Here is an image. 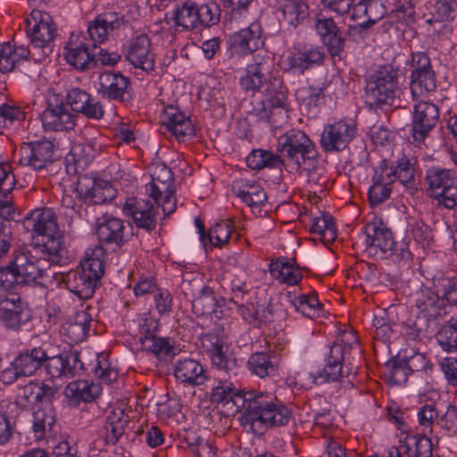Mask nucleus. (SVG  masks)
<instances>
[{"mask_svg": "<svg viewBox=\"0 0 457 457\" xmlns=\"http://www.w3.org/2000/svg\"><path fill=\"white\" fill-rule=\"evenodd\" d=\"M241 399L237 398V403L245 407V416L239 418L243 425L278 427L287 425L291 419L290 410L272 393L251 389Z\"/></svg>", "mask_w": 457, "mask_h": 457, "instance_id": "f257e3e1", "label": "nucleus"}, {"mask_svg": "<svg viewBox=\"0 0 457 457\" xmlns=\"http://www.w3.org/2000/svg\"><path fill=\"white\" fill-rule=\"evenodd\" d=\"M104 250L102 246L87 249L79 267L62 274V281L71 293L80 299L92 297L104 275Z\"/></svg>", "mask_w": 457, "mask_h": 457, "instance_id": "f03ea898", "label": "nucleus"}, {"mask_svg": "<svg viewBox=\"0 0 457 457\" xmlns=\"http://www.w3.org/2000/svg\"><path fill=\"white\" fill-rule=\"evenodd\" d=\"M24 225L34 237H42V249L46 250L54 262L61 263L66 258L57 218L51 208L44 207L32 211L26 216Z\"/></svg>", "mask_w": 457, "mask_h": 457, "instance_id": "7ed1b4c3", "label": "nucleus"}, {"mask_svg": "<svg viewBox=\"0 0 457 457\" xmlns=\"http://www.w3.org/2000/svg\"><path fill=\"white\" fill-rule=\"evenodd\" d=\"M10 262L12 267L23 282L28 284L41 283L48 277L52 264H56L50 258L42 246L32 249L18 247L12 252Z\"/></svg>", "mask_w": 457, "mask_h": 457, "instance_id": "20e7f679", "label": "nucleus"}, {"mask_svg": "<svg viewBox=\"0 0 457 457\" xmlns=\"http://www.w3.org/2000/svg\"><path fill=\"white\" fill-rule=\"evenodd\" d=\"M412 99L416 102L411 121L412 137L422 142L439 120V110L431 102L435 87H410Z\"/></svg>", "mask_w": 457, "mask_h": 457, "instance_id": "39448f33", "label": "nucleus"}, {"mask_svg": "<svg viewBox=\"0 0 457 457\" xmlns=\"http://www.w3.org/2000/svg\"><path fill=\"white\" fill-rule=\"evenodd\" d=\"M278 151L282 163L290 170H299L302 163L317 155L309 137L299 129H291L278 137Z\"/></svg>", "mask_w": 457, "mask_h": 457, "instance_id": "423d86ee", "label": "nucleus"}, {"mask_svg": "<svg viewBox=\"0 0 457 457\" xmlns=\"http://www.w3.org/2000/svg\"><path fill=\"white\" fill-rule=\"evenodd\" d=\"M336 342L329 347L326 355L324 367L315 373H311L312 382L320 385L327 382H336L343 376V362L345 355L353 346L358 345V337L353 330L344 331Z\"/></svg>", "mask_w": 457, "mask_h": 457, "instance_id": "0eeeda50", "label": "nucleus"}, {"mask_svg": "<svg viewBox=\"0 0 457 457\" xmlns=\"http://www.w3.org/2000/svg\"><path fill=\"white\" fill-rule=\"evenodd\" d=\"M427 193L438 206L452 209L457 204V176L449 169L429 168L425 176Z\"/></svg>", "mask_w": 457, "mask_h": 457, "instance_id": "6e6552de", "label": "nucleus"}, {"mask_svg": "<svg viewBox=\"0 0 457 457\" xmlns=\"http://www.w3.org/2000/svg\"><path fill=\"white\" fill-rule=\"evenodd\" d=\"M58 87H50L46 96L47 107L41 120L45 130L63 131L75 127L76 115L64 106V94Z\"/></svg>", "mask_w": 457, "mask_h": 457, "instance_id": "1a4fd4ad", "label": "nucleus"}, {"mask_svg": "<svg viewBox=\"0 0 457 457\" xmlns=\"http://www.w3.org/2000/svg\"><path fill=\"white\" fill-rule=\"evenodd\" d=\"M27 23V34L30 37L33 47L43 51L38 58H34L40 60L41 57H45L46 49H49L50 44L57 36L56 26L49 13L36 9L31 12Z\"/></svg>", "mask_w": 457, "mask_h": 457, "instance_id": "9d476101", "label": "nucleus"}, {"mask_svg": "<svg viewBox=\"0 0 457 457\" xmlns=\"http://www.w3.org/2000/svg\"><path fill=\"white\" fill-rule=\"evenodd\" d=\"M366 249L374 255L384 259L393 255L395 251V241L391 230L379 219L374 218L365 228Z\"/></svg>", "mask_w": 457, "mask_h": 457, "instance_id": "9b49d317", "label": "nucleus"}, {"mask_svg": "<svg viewBox=\"0 0 457 457\" xmlns=\"http://www.w3.org/2000/svg\"><path fill=\"white\" fill-rule=\"evenodd\" d=\"M76 191L87 204H103L112 201L117 194L112 185L106 180H96L89 177H81L77 183Z\"/></svg>", "mask_w": 457, "mask_h": 457, "instance_id": "f8f14e48", "label": "nucleus"}, {"mask_svg": "<svg viewBox=\"0 0 457 457\" xmlns=\"http://www.w3.org/2000/svg\"><path fill=\"white\" fill-rule=\"evenodd\" d=\"M202 347L209 355L212 363L220 370H228V361L226 357L228 351L227 335L224 327L215 325L210 331L202 336Z\"/></svg>", "mask_w": 457, "mask_h": 457, "instance_id": "ddd939ff", "label": "nucleus"}, {"mask_svg": "<svg viewBox=\"0 0 457 457\" xmlns=\"http://www.w3.org/2000/svg\"><path fill=\"white\" fill-rule=\"evenodd\" d=\"M123 54L127 61L136 68L151 71L154 66V54L148 36L141 34L131 37L123 46Z\"/></svg>", "mask_w": 457, "mask_h": 457, "instance_id": "4468645a", "label": "nucleus"}, {"mask_svg": "<svg viewBox=\"0 0 457 457\" xmlns=\"http://www.w3.org/2000/svg\"><path fill=\"white\" fill-rule=\"evenodd\" d=\"M64 94V103L71 109L78 113H81L88 119L100 120L104 117V110L103 105L95 100L87 92L79 87H71L69 90H62Z\"/></svg>", "mask_w": 457, "mask_h": 457, "instance_id": "2eb2a0df", "label": "nucleus"}, {"mask_svg": "<svg viewBox=\"0 0 457 457\" xmlns=\"http://www.w3.org/2000/svg\"><path fill=\"white\" fill-rule=\"evenodd\" d=\"M21 163L35 170H41L54 162V144L49 140L24 144L21 147Z\"/></svg>", "mask_w": 457, "mask_h": 457, "instance_id": "dca6fc26", "label": "nucleus"}, {"mask_svg": "<svg viewBox=\"0 0 457 457\" xmlns=\"http://www.w3.org/2000/svg\"><path fill=\"white\" fill-rule=\"evenodd\" d=\"M250 392L251 390L237 389L229 380L219 378L217 385L212 390L211 401L227 408L228 414L234 415L240 412V417H243L245 407L237 403V398L243 399Z\"/></svg>", "mask_w": 457, "mask_h": 457, "instance_id": "f3484780", "label": "nucleus"}, {"mask_svg": "<svg viewBox=\"0 0 457 457\" xmlns=\"http://www.w3.org/2000/svg\"><path fill=\"white\" fill-rule=\"evenodd\" d=\"M96 234L101 242L120 246L132 236V228L119 218L104 215L98 220Z\"/></svg>", "mask_w": 457, "mask_h": 457, "instance_id": "a211bd4d", "label": "nucleus"}, {"mask_svg": "<svg viewBox=\"0 0 457 457\" xmlns=\"http://www.w3.org/2000/svg\"><path fill=\"white\" fill-rule=\"evenodd\" d=\"M355 127L346 121L340 120L324 128L320 145L326 151H341L354 137Z\"/></svg>", "mask_w": 457, "mask_h": 457, "instance_id": "6ab92c4d", "label": "nucleus"}, {"mask_svg": "<svg viewBox=\"0 0 457 457\" xmlns=\"http://www.w3.org/2000/svg\"><path fill=\"white\" fill-rule=\"evenodd\" d=\"M314 27L330 55H339L344 49L345 40L335 21L331 17L318 13L314 19Z\"/></svg>", "mask_w": 457, "mask_h": 457, "instance_id": "aec40b11", "label": "nucleus"}, {"mask_svg": "<svg viewBox=\"0 0 457 457\" xmlns=\"http://www.w3.org/2000/svg\"><path fill=\"white\" fill-rule=\"evenodd\" d=\"M156 211L150 201L137 197L128 198L123 205L125 214L131 217L138 228L147 231L156 227Z\"/></svg>", "mask_w": 457, "mask_h": 457, "instance_id": "412c9836", "label": "nucleus"}, {"mask_svg": "<svg viewBox=\"0 0 457 457\" xmlns=\"http://www.w3.org/2000/svg\"><path fill=\"white\" fill-rule=\"evenodd\" d=\"M87 41V37L82 34L72 32L65 46V60L76 69L87 68L96 55L95 53L90 52Z\"/></svg>", "mask_w": 457, "mask_h": 457, "instance_id": "4be33fe9", "label": "nucleus"}, {"mask_svg": "<svg viewBox=\"0 0 457 457\" xmlns=\"http://www.w3.org/2000/svg\"><path fill=\"white\" fill-rule=\"evenodd\" d=\"M32 430L37 440L51 436L56 420V414L51 399H46L38 405L32 406Z\"/></svg>", "mask_w": 457, "mask_h": 457, "instance_id": "5701e85b", "label": "nucleus"}, {"mask_svg": "<svg viewBox=\"0 0 457 457\" xmlns=\"http://www.w3.org/2000/svg\"><path fill=\"white\" fill-rule=\"evenodd\" d=\"M229 42L232 49L238 54H247L256 51L264 45L261 25L251 23L246 29L231 35Z\"/></svg>", "mask_w": 457, "mask_h": 457, "instance_id": "b1692460", "label": "nucleus"}, {"mask_svg": "<svg viewBox=\"0 0 457 457\" xmlns=\"http://www.w3.org/2000/svg\"><path fill=\"white\" fill-rule=\"evenodd\" d=\"M29 319V311L18 295H11L0 302V320L6 328H19Z\"/></svg>", "mask_w": 457, "mask_h": 457, "instance_id": "393cba45", "label": "nucleus"}, {"mask_svg": "<svg viewBox=\"0 0 457 457\" xmlns=\"http://www.w3.org/2000/svg\"><path fill=\"white\" fill-rule=\"evenodd\" d=\"M232 192L246 204L253 212H260L261 207L267 200L266 193L262 187L255 181L245 179H238L233 181Z\"/></svg>", "mask_w": 457, "mask_h": 457, "instance_id": "a878e982", "label": "nucleus"}, {"mask_svg": "<svg viewBox=\"0 0 457 457\" xmlns=\"http://www.w3.org/2000/svg\"><path fill=\"white\" fill-rule=\"evenodd\" d=\"M120 19L116 13L108 12L97 16L87 26V34L94 48L97 44L104 42L110 31L120 28Z\"/></svg>", "mask_w": 457, "mask_h": 457, "instance_id": "bb28decb", "label": "nucleus"}, {"mask_svg": "<svg viewBox=\"0 0 457 457\" xmlns=\"http://www.w3.org/2000/svg\"><path fill=\"white\" fill-rule=\"evenodd\" d=\"M177 380L190 386H201L206 380L205 370L196 360L187 358L179 360L174 366Z\"/></svg>", "mask_w": 457, "mask_h": 457, "instance_id": "cd10ccee", "label": "nucleus"}, {"mask_svg": "<svg viewBox=\"0 0 457 457\" xmlns=\"http://www.w3.org/2000/svg\"><path fill=\"white\" fill-rule=\"evenodd\" d=\"M163 124L179 141L184 140L185 137L194 133L190 119L186 117L182 112L173 105H169L164 109Z\"/></svg>", "mask_w": 457, "mask_h": 457, "instance_id": "c85d7f7f", "label": "nucleus"}, {"mask_svg": "<svg viewBox=\"0 0 457 457\" xmlns=\"http://www.w3.org/2000/svg\"><path fill=\"white\" fill-rule=\"evenodd\" d=\"M278 10L282 21L293 28L302 24L310 15L307 0H278Z\"/></svg>", "mask_w": 457, "mask_h": 457, "instance_id": "c756f323", "label": "nucleus"}, {"mask_svg": "<svg viewBox=\"0 0 457 457\" xmlns=\"http://www.w3.org/2000/svg\"><path fill=\"white\" fill-rule=\"evenodd\" d=\"M444 305V299L428 287L420 288L415 295V306L428 320L441 316Z\"/></svg>", "mask_w": 457, "mask_h": 457, "instance_id": "7c9ffc66", "label": "nucleus"}, {"mask_svg": "<svg viewBox=\"0 0 457 457\" xmlns=\"http://www.w3.org/2000/svg\"><path fill=\"white\" fill-rule=\"evenodd\" d=\"M151 182L145 186V192L154 201L158 202V196L172 187V172L165 164L155 163L151 170Z\"/></svg>", "mask_w": 457, "mask_h": 457, "instance_id": "2f4dec72", "label": "nucleus"}, {"mask_svg": "<svg viewBox=\"0 0 457 457\" xmlns=\"http://www.w3.org/2000/svg\"><path fill=\"white\" fill-rule=\"evenodd\" d=\"M324 53L319 46H303L295 47L285 59L287 65L292 68H308L311 64H320L324 60Z\"/></svg>", "mask_w": 457, "mask_h": 457, "instance_id": "473e14b6", "label": "nucleus"}, {"mask_svg": "<svg viewBox=\"0 0 457 457\" xmlns=\"http://www.w3.org/2000/svg\"><path fill=\"white\" fill-rule=\"evenodd\" d=\"M271 277L282 284L288 286L297 285L303 278L302 272L293 261L286 258H278L269 266Z\"/></svg>", "mask_w": 457, "mask_h": 457, "instance_id": "72a5a7b5", "label": "nucleus"}, {"mask_svg": "<svg viewBox=\"0 0 457 457\" xmlns=\"http://www.w3.org/2000/svg\"><path fill=\"white\" fill-rule=\"evenodd\" d=\"M54 389L45 384L29 383L21 387L16 396V403L22 408L29 407L31 404L38 405L46 399H51Z\"/></svg>", "mask_w": 457, "mask_h": 457, "instance_id": "f704fd0d", "label": "nucleus"}, {"mask_svg": "<svg viewBox=\"0 0 457 457\" xmlns=\"http://www.w3.org/2000/svg\"><path fill=\"white\" fill-rule=\"evenodd\" d=\"M101 386L90 380H76L67 385L64 394L74 403L91 402L100 395Z\"/></svg>", "mask_w": 457, "mask_h": 457, "instance_id": "c9c22d12", "label": "nucleus"}, {"mask_svg": "<svg viewBox=\"0 0 457 457\" xmlns=\"http://www.w3.org/2000/svg\"><path fill=\"white\" fill-rule=\"evenodd\" d=\"M48 359L46 352L42 347L26 349L14 358L23 376L33 375Z\"/></svg>", "mask_w": 457, "mask_h": 457, "instance_id": "e433bc0d", "label": "nucleus"}, {"mask_svg": "<svg viewBox=\"0 0 457 457\" xmlns=\"http://www.w3.org/2000/svg\"><path fill=\"white\" fill-rule=\"evenodd\" d=\"M426 360L423 354L416 353L409 360L399 359L392 362L390 368V379L395 384H401L407 380L411 371L425 368Z\"/></svg>", "mask_w": 457, "mask_h": 457, "instance_id": "4c0bfd02", "label": "nucleus"}, {"mask_svg": "<svg viewBox=\"0 0 457 457\" xmlns=\"http://www.w3.org/2000/svg\"><path fill=\"white\" fill-rule=\"evenodd\" d=\"M247 367L252 374L264 378L276 375L278 363L275 356L263 352H257L249 357Z\"/></svg>", "mask_w": 457, "mask_h": 457, "instance_id": "58836bf2", "label": "nucleus"}, {"mask_svg": "<svg viewBox=\"0 0 457 457\" xmlns=\"http://www.w3.org/2000/svg\"><path fill=\"white\" fill-rule=\"evenodd\" d=\"M30 54L34 55L23 46H13L10 42L3 44L0 46V71H12L16 64L27 60Z\"/></svg>", "mask_w": 457, "mask_h": 457, "instance_id": "ea45409f", "label": "nucleus"}, {"mask_svg": "<svg viewBox=\"0 0 457 457\" xmlns=\"http://www.w3.org/2000/svg\"><path fill=\"white\" fill-rule=\"evenodd\" d=\"M129 417L121 408H114L108 414L105 423V441L108 445H115L125 433Z\"/></svg>", "mask_w": 457, "mask_h": 457, "instance_id": "a19ab883", "label": "nucleus"}, {"mask_svg": "<svg viewBox=\"0 0 457 457\" xmlns=\"http://www.w3.org/2000/svg\"><path fill=\"white\" fill-rule=\"evenodd\" d=\"M353 3L354 0H321L325 8L337 15L344 16L353 8V20L361 21L367 18V1H361L355 5Z\"/></svg>", "mask_w": 457, "mask_h": 457, "instance_id": "79ce46f5", "label": "nucleus"}, {"mask_svg": "<svg viewBox=\"0 0 457 457\" xmlns=\"http://www.w3.org/2000/svg\"><path fill=\"white\" fill-rule=\"evenodd\" d=\"M402 451L405 457H431L432 443L427 435H408L402 441Z\"/></svg>", "mask_w": 457, "mask_h": 457, "instance_id": "37998d69", "label": "nucleus"}, {"mask_svg": "<svg viewBox=\"0 0 457 457\" xmlns=\"http://www.w3.org/2000/svg\"><path fill=\"white\" fill-rule=\"evenodd\" d=\"M307 178L308 184L315 190L323 188L326 183L324 169L320 165L318 154L304 162L299 167V170H294Z\"/></svg>", "mask_w": 457, "mask_h": 457, "instance_id": "c03bdc74", "label": "nucleus"}, {"mask_svg": "<svg viewBox=\"0 0 457 457\" xmlns=\"http://www.w3.org/2000/svg\"><path fill=\"white\" fill-rule=\"evenodd\" d=\"M246 163L253 170H262L279 167L282 164V160L278 154L269 150L254 149L246 157Z\"/></svg>", "mask_w": 457, "mask_h": 457, "instance_id": "a18cd8bd", "label": "nucleus"}, {"mask_svg": "<svg viewBox=\"0 0 457 457\" xmlns=\"http://www.w3.org/2000/svg\"><path fill=\"white\" fill-rule=\"evenodd\" d=\"M399 73L390 64L378 66L370 70L366 74V81L368 84L375 86H386L387 84H398Z\"/></svg>", "mask_w": 457, "mask_h": 457, "instance_id": "49530a36", "label": "nucleus"}, {"mask_svg": "<svg viewBox=\"0 0 457 457\" xmlns=\"http://www.w3.org/2000/svg\"><path fill=\"white\" fill-rule=\"evenodd\" d=\"M177 27L183 29H193L199 25L197 19L196 4L192 2H185L178 7L172 14Z\"/></svg>", "mask_w": 457, "mask_h": 457, "instance_id": "de8ad7c7", "label": "nucleus"}, {"mask_svg": "<svg viewBox=\"0 0 457 457\" xmlns=\"http://www.w3.org/2000/svg\"><path fill=\"white\" fill-rule=\"evenodd\" d=\"M217 306V297L212 289L208 287H203L202 291L192 300V309L197 316L215 312Z\"/></svg>", "mask_w": 457, "mask_h": 457, "instance_id": "09e8293b", "label": "nucleus"}, {"mask_svg": "<svg viewBox=\"0 0 457 457\" xmlns=\"http://www.w3.org/2000/svg\"><path fill=\"white\" fill-rule=\"evenodd\" d=\"M313 234L320 236V240L325 243L332 242L337 237V229L332 216L329 213L322 212L313 218L311 226Z\"/></svg>", "mask_w": 457, "mask_h": 457, "instance_id": "8fccbe9b", "label": "nucleus"}, {"mask_svg": "<svg viewBox=\"0 0 457 457\" xmlns=\"http://www.w3.org/2000/svg\"><path fill=\"white\" fill-rule=\"evenodd\" d=\"M291 304L303 316L310 319L319 317L322 312L321 305L315 294L296 296L291 301Z\"/></svg>", "mask_w": 457, "mask_h": 457, "instance_id": "3c124183", "label": "nucleus"}, {"mask_svg": "<svg viewBox=\"0 0 457 457\" xmlns=\"http://www.w3.org/2000/svg\"><path fill=\"white\" fill-rule=\"evenodd\" d=\"M239 313L243 320L254 326L270 320L271 312L267 306L257 305L253 303L239 305Z\"/></svg>", "mask_w": 457, "mask_h": 457, "instance_id": "603ef678", "label": "nucleus"}, {"mask_svg": "<svg viewBox=\"0 0 457 457\" xmlns=\"http://www.w3.org/2000/svg\"><path fill=\"white\" fill-rule=\"evenodd\" d=\"M436 340L444 351H457V318H452L441 328L436 334Z\"/></svg>", "mask_w": 457, "mask_h": 457, "instance_id": "864d4df0", "label": "nucleus"}, {"mask_svg": "<svg viewBox=\"0 0 457 457\" xmlns=\"http://www.w3.org/2000/svg\"><path fill=\"white\" fill-rule=\"evenodd\" d=\"M395 92L392 87H364L362 98L370 108L378 107L383 104H392Z\"/></svg>", "mask_w": 457, "mask_h": 457, "instance_id": "5fc2aeb1", "label": "nucleus"}, {"mask_svg": "<svg viewBox=\"0 0 457 457\" xmlns=\"http://www.w3.org/2000/svg\"><path fill=\"white\" fill-rule=\"evenodd\" d=\"M144 349L154 353L159 359L170 356L173 351V343L169 337L140 338Z\"/></svg>", "mask_w": 457, "mask_h": 457, "instance_id": "6e6d98bb", "label": "nucleus"}, {"mask_svg": "<svg viewBox=\"0 0 457 457\" xmlns=\"http://www.w3.org/2000/svg\"><path fill=\"white\" fill-rule=\"evenodd\" d=\"M196 11L199 25L201 26L211 27L220 21V11L216 3L212 2L200 6L196 4Z\"/></svg>", "mask_w": 457, "mask_h": 457, "instance_id": "4d7b16f0", "label": "nucleus"}, {"mask_svg": "<svg viewBox=\"0 0 457 457\" xmlns=\"http://www.w3.org/2000/svg\"><path fill=\"white\" fill-rule=\"evenodd\" d=\"M231 225L228 221H220L212 227L207 235V240L214 246L221 247L229 239Z\"/></svg>", "mask_w": 457, "mask_h": 457, "instance_id": "13d9d810", "label": "nucleus"}, {"mask_svg": "<svg viewBox=\"0 0 457 457\" xmlns=\"http://www.w3.org/2000/svg\"><path fill=\"white\" fill-rule=\"evenodd\" d=\"M263 67L259 63L247 66L245 74L240 78L241 86H262L267 81Z\"/></svg>", "mask_w": 457, "mask_h": 457, "instance_id": "bf43d9fd", "label": "nucleus"}, {"mask_svg": "<svg viewBox=\"0 0 457 457\" xmlns=\"http://www.w3.org/2000/svg\"><path fill=\"white\" fill-rule=\"evenodd\" d=\"M295 96L306 105L314 106L321 104L325 97L322 87H298Z\"/></svg>", "mask_w": 457, "mask_h": 457, "instance_id": "052dcab7", "label": "nucleus"}, {"mask_svg": "<svg viewBox=\"0 0 457 457\" xmlns=\"http://www.w3.org/2000/svg\"><path fill=\"white\" fill-rule=\"evenodd\" d=\"M395 179V167L386 160L380 162L372 176V181H378L387 186H390Z\"/></svg>", "mask_w": 457, "mask_h": 457, "instance_id": "680f3d73", "label": "nucleus"}, {"mask_svg": "<svg viewBox=\"0 0 457 457\" xmlns=\"http://www.w3.org/2000/svg\"><path fill=\"white\" fill-rule=\"evenodd\" d=\"M271 110L277 108H287V93L284 87H267L264 95Z\"/></svg>", "mask_w": 457, "mask_h": 457, "instance_id": "e2e57ef3", "label": "nucleus"}, {"mask_svg": "<svg viewBox=\"0 0 457 457\" xmlns=\"http://www.w3.org/2000/svg\"><path fill=\"white\" fill-rule=\"evenodd\" d=\"M15 182L12 164L8 162H0V193L6 196L13 189Z\"/></svg>", "mask_w": 457, "mask_h": 457, "instance_id": "0e129e2a", "label": "nucleus"}, {"mask_svg": "<svg viewBox=\"0 0 457 457\" xmlns=\"http://www.w3.org/2000/svg\"><path fill=\"white\" fill-rule=\"evenodd\" d=\"M17 285H26L17 272L12 267V263L0 268V287L4 290H12Z\"/></svg>", "mask_w": 457, "mask_h": 457, "instance_id": "69168bd1", "label": "nucleus"}, {"mask_svg": "<svg viewBox=\"0 0 457 457\" xmlns=\"http://www.w3.org/2000/svg\"><path fill=\"white\" fill-rule=\"evenodd\" d=\"M391 194V187L378 181H372L368 195L369 200L372 206L379 205L389 198Z\"/></svg>", "mask_w": 457, "mask_h": 457, "instance_id": "338daca9", "label": "nucleus"}, {"mask_svg": "<svg viewBox=\"0 0 457 457\" xmlns=\"http://www.w3.org/2000/svg\"><path fill=\"white\" fill-rule=\"evenodd\" d=\"M396 179L403 185L409 186L414 180L415 169L410 160L403 157L399 160L395 167Z\"/></svg>", "mask_w": 457, "mask_h": 457, "instance_id": "774afa93", "label": "nucleus"}]
</instances>
